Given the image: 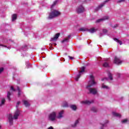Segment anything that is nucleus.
I'll list each match as a JSON object with an SVG mask.
<instances>
[{"label": "nucleus", "instance_id": "obj_1", "mask_svg": "<svg viewBox=\"0 0 129 129\" xmlns=\"http://www.w3.org/2000/svg\"><path fill=\"white\" fill-rule=\"evenodd\" d=\"M90 78L91 81H89L88 85L86 87L87 89L89 90V93L90 94H93V95H95L98 93V91H97V89L94 88H90L92 86H93L95 84H96L95 81H94V76L91 75L90 76Z\"/></svg>", "mask_w": 129, "mask_h": 129}, {"label": "nucleus", "instance_id": "obj_2", "mask_svg": "<svg viewBox=\"0 0 129 129\" xmlns=\"http://www.w3.org/2000/svg\"><path fill=\"white\" fill-rule=\"evenodd\" d=\"M20 114H21V112H20V110L18 109L15 112L13 117L12 114H9L8 121L10 125H13L14 119H18L19 118V116H20Z\"/></svg>", "mask_w": 129, "mask_h": 129}, {"label": "nucleus", "instance_id": "obj_3", "mask_svg": "<svg viewBox=\"0 0 129 129\" xmlns=\"http://www.w3.org/2000/svg\"><path fill=\"white\" fill-rule=\"evenodd\" d=\"M60 15H61V13H60V12L56 10H54L53 11H52L50 13H49V15L47 19L48 20H52V19H54V18L59 17Z\"/></svg>", "mask_w": 129, "mask_h": 129}, {"label": "nucleus", "instance_id": "obj_4", "mask_svg": "<svg viewBox=\"0 0 129 129\" xmlns=\"http://www.w3.org/2000/svg\"><path fill=\"white\" fill-rule=\"evenodd\" d=\"M84 11H85V10L84 9V7L82 5L78 7L76 9V12L77 14H82V13L84 12Z\"/></svg>", "mask_w": 129, "mask_h": 129}, {"label": "nucleus", "instance_id": "obj_5", "mask_svg": "<svg viewBox=\"0 0 129 129\" xmlns=\"http://www.w3.org/2000/svg\"><path fill=\"white\" fill-rule=\"evenodd\" d=\"M85 71V68L83 67L81 68V71L79 72V74L75 78L76 81H78L80 77H81V73L84 72Z\"/></svg>", "mask_w": 129, "mask_h": 129}, {"label": "nucleus", "instance_id": "obj_6", "mask_svg": "<svg viewBox=\"0 0 129 129\" xmlns=\"http://www.w3.org/2000/svg\"><path fill=\"white\" fill-rule=\"evenodd\" d=\"M49 118L51 121H54L56 119V112H52L49 115Z\"/></svg>", "mask_w": 129, "mask_h": 129}, {"label": "nucleus", "instance_id": "obj_7", "mask_svg": "<svg viewBox=\"0 0 129 129\" xmlns=\"http://www.w3.org/2000/svg\"><path fill=\"white\" fill-rule=\"evenodd\" d=\"M114 64H116L117 65H118L119 64H121L122 61L121 60H120V59L118 57L115 56L114 59Z\"/></svg>", "mask_w": 129, "mask_h": 129}, {"label": "nucleus", "instance_id": "obj_8", "mask_svg": "<svg viewBox=\"0 0 129 129\" xmlns=\"http://www.w3.org/2000/svg\"><path fill=\"white\" fill-rule=\"evenodd\" d=\"M108 19H109L108 16H104L103 18L98 19L97 21H96V23H100V22H103V21H106V20H108Z\"/></svg>", "mask_w": 129, "mask_h": 129}, {"label": "nucleus", "instance_id": "obj_9", "mask_svg": "<svg viewBox=\"0 0 129 129\" xmlns=\"http://www.w3.org/2000/svg\"><path fill=\"white\" fill-rule=\"evenodd\" d=\"M59 36H60V33H56L54 37L51 38L50 41H56V40L59 38Z\"/></svg>", "mask_w": 129, "mask_h": 129}, {"label": "nucleus", "instance_id": "obj_10", "mask_svg": "<svg viewBox=\"0 0 129 129\" xmlns=\"http://www.w3.org/2000/svg\"><path fill=\"white\" fill-rule=\"evenodd\" d=\"M108 2H109V0H106L103 3L101 4V5H100L97 8V10H99V9H101V8H102V7H104V5H105V4H106V3H108Z\"/></svg>", "mask_w": 129, "mask_h": 129}, {"label": "nucleus", "instance_id": "obj_11", "mask_svg": "<svg viewBox=\"0 0 129 129\" xmlns=\"http://www.w3.org/2000/svg\"><path fill=\"white\" fill-rule=\"evenodd\" d=\"M63 113H64V110L60 111L58 113V115L57 116V118L59 119L62 118V117H63Z\"/></svg>", "mask_w": 129, "mask_h": 129}, {"label": "nucleus", "instance_id": "obj_12", "mask_svg": "<svg viewBox=\"0 0 129 129\" xmlns=\"http://www.w3.org/2000/svg\"><path fill=\"white\" fill-rule=\"evenodd\" d=\"M97 30L95 29L94 28H91L90 29H88V32L89 33H91V34H93V33H95Z\"/></svg>", "mask_w": 129, "mask_h": 129}, {"label": "nucleus", "instance_id": "obj_13", "mask_svg": "<svg viewBox=\"0 0 129 129\" xmlns=\"http://www.w3.org/2000/svg\"><path fill=\"white\" fill-rule=\"evenodd\" d=\"M81 103H82V104H88V105H89V104H91V103H92V102L86 100L82 101Z\"/></svg>", "mask_w": 129, "mask_h": 129}, {"label": "nucleus", "instance_id": "obj_14", "mask_svg": "<svg viewBox=\"0 0 129 129\" xmlns=\"http://www.w3.org/2000/svg\"><path fill=\"white\" fill-rule=\"evenodd\" d=\"M71 37V35H69L68 37L64 38L62 41H61V43H64V42H68V41L70 40Z\"/></svg>", "mask_w": 129, "mask_h": 129}, {"label": "nucleus", "instance_id": "obj_15", "mask_svg": "<svg viewBox=\"0 0 129 129\" xmlns=\"http://www.w3.org/2000/svg\"><path fill=\"white\" fill-rule=\"evenodd\" d=\"M18 18V15L16 14H13L12 15V22H14V21H16L17 19Z\"/></svg>", "mask_w": 129, "mask_h": 129}, {"label": "nucleus", "instance_id": "obj_16", "mask_svg": "<svg viewBox=\"0 0 129 129\" xmlns=\"http://www.w3.org/2000/svg\"><path fill=\"white\" fill-rule=\"evenodd\" d=\"M113 40H114V41H115L117 43H118V44H119V45H122V41L118 40L117 38H113Z\"/></svg>", "mask_w": 129, "mask_h": 129}, {"label": "nucleus", "instance_id": "obj_17", "mask_svg": "<svg viewBox=\"0 0 129 129\" xmlns=\"http://www.w3.org/2000/svg\"><path fill=\"white\" fill-rule=\"evenodd\" d=\"M23 102L24 104V105L26 107H28V106H30V104H29V102L27 100H23Z\"/></svg>", "mask_w": 129, "mask_h": 129}, {"label": "nucleus", "instance_id": "obj_18", "mask_svg": "<svg viewBox=\"0 0 129 129\" xmlns=\"http://www.w3.org/2000/svg\"><path fill=\"white\" fill-rule=\"evenodd\" d=\"M112 114L114 116H116V117H121V115H120V114H119L118 113H116L115 112H112Z\"/></svg>", "mask_w": 129, "mask_h": 129}, {"label": "nucleus", "instance_id": "obj_19", "mask_svg": "<svg viewBox=\"0 0 129 129\" xmlns=\"http://www.w3.org/2000/svg\"><path fill=\"white\" fill-rule=\"evenodd\" d=\"M11 95H12V93H11V92L8 91L7 92V98L9 101H11Z\"/></svg>", "mask_w": 129, "mask_h": 129}, {"label": "nucleus", "instance_id": "obj_20", "mask_svg": "<svg viewBox=\"0 0 129 129\" xmlns=\"http://www.w3.org/2000/svg\"><path fill=\"white\" fill-rule=\"evenodd\" d=\"M78 123H79V120H76L74 124H72V127H75L77 126V124H78Z\"/></svg>", "mask_w": 129, "mask_h": 129}, {"label": "nucleus", "instance_id": "obj_21", "mask_svg": "<svg viewBox=\"0 0 129 129\" xmlns=\"http://www.w3.org/2000/svg\"><path fill=\"white\" fill-rule=\"evenodd\" d=\"M70 107L72 109H73V110L75 111V110H76V109H77V107L75 105H71L70 106Z\"/></svg>", "mask_w": 129, "mask_h": 129}, {"label": "nucleus", "instance_id": "obj_22", "mask_svg": "<svg viewBox=\"0 0 129 129\" xmlns=\"http://www.w3.org/2000/svg\"><path fill=\"white\" fill-rule=\"evenodd\" d=\"M57 3H58V1L57 0H56L55 1H54L53 2V4L51 6V10H52L53 9V8H54V7H55V6H56V5H57Z\"/></svg>", "mask_w": 129, "mask_h": 129}, {"label": "nucleus", "instance_id": "obj_23", "mask_svg": "<svg viewBox=\"0 0 129 129\" xmlns=\"http://www.w3.org/2000/svg\"><path fill=\"white\" fill-rule=\"evenodd\" d=\"M91 110L93 111V112H97V108H95V107H92Z\"/></svg>", "mask_w": 129, "mask_h": 129}, {"label": "nucleus", "instance_id": "obj_24", "mask_svg": "<svg viewBox=\"0 0 129 129\" xmlns=\"http://www.w3.org/2000/svg\"><path fill=\"white\" fill-rule=\"evenodd\" d=\"M108 76L110 80H113V79L112 78V75H111V73H108Z\"/></svg>", "mask_w": 129, "mask_h": 129}, {"label": "nucleus", "instance_id": "obj_25", "mask_svg": "<svg viewBox=\"0 0 129 129\" xmlns=\"http://www.w3.org/2000/svg\"><path fill=\"white\" fill-rule=\"evenodd\" d=\"M17 90L18 91V97H20L21 96V89L19 87H17Z\"/></svg>", "mask_w": 129, "mask_h": 129}, {"label": "nucleus", "instance_id": "obj_26", "mask_svg": "<svg viewBox=\"0 0 129 129\" xmlns=\"http://www.w3.org/2000/svg\"><path fill=\"white\" fill-rule=\"evenodd\" d=\"M103 67H109V64H108V63L105 62L103 64Z\"/></svg>", "mask_w": 129, "mask_h": 129}, {"label": "nucleus", "instance_id": "obj_27", "mask_svg": "<svg viewBox=\"0 0 129 129\" xmlns=\"http://www.w3.org/2000/svg\"><path fill=\"white\" fill-rule=\"evenodd\" d=\"M102 88H103L104 89H108V86L104 85V84H102Z\"/></svg>", "mask_w": 129, "mask_h": 129}, {"label": "nucleus", "instance_id": "obj_28", "mask_svg": "<svg viewBox=\"0 0 129 129\" xmlns=\"http://www.w3.org/2000/svg\"><path fill=\"white\" fill-rule=\"evenodd\" d=\"M88 29L87 28H82L80 29V31H87L88 32Z\"/></svg>", "mask_w": 129, "mask_h": 129}, {"label": "nucleus", "instance_id": "obj_29", "mask_svg": "<svg viewBox=\"0 0 129 129\" xmlns=\"http://www.w3.org/2000/svg\"><path fill=\"white\" fill-rule=\"evenodd\" d=\"M5 102H6V99L5 98H3L1 101V105H2V104H5Z\"/></svg>", "mask_w": 129, "mask_h": 129}, {"label": "nucleus", "instance_id": "obj_30", "mask_svg": "<svg viewBox=\"0 0 129 129\" xmlns=\"http://www.w3.org/2000/svg\"><path fill=\"white\" fill-rule=\"evenodd\" d=\"M63 107H68V103L66 102L63 105Z\"/></svg>", "mask_w": 129, "mask_h": 129}, {"label": "nucleus", "instance_id": "obj_31", "mask_svg": "<svg viewBox=\"0 0 129 129\" xmlns=\"http://www.w3.org/2000/svg\"><path fill=\"white\" fill-rule=\"evenodd\" d=\"M118 27V24H115L114 26H112V28H113V29H115V28H117Z\"/></svg>", "mask_w": 129, "mask_h": 129}, {"label": "nucleus", "instance_id": "obj_32", "mask_svg": "<svg viewBox=\"0 0 129 129\" xmlns=\"http://www.w3.org/2000/svg\"><path fill=\"white\" fill-rule=\"evenodd\" d=\"M101 81H104V80H108V78H104L103 79H101Z\"/></svg>", "mask_w": 129, "mask_h": 129}, {"label": "nucleus", "instance_id": "obj_33", "mask_svg": "<svg viewBox=\"0 0 129 129\" xmlns=\"http://www.w3.org/2000/svg\"><path fill=\"white\" fill-rule=\"evenodd\" d=\"M20 103H21V102L20 101L17 102V105H16V107H19V105H20Z\"/></svg>", "mask_w": 129, "mask_h": 129}, {"label": "nucleus", "instance_id": "obj_34", "mask_svg": "<svg viewBox=\"0 0 129 129\" xmlns=\"http://www.w3.org/2000/svg\"><path fill=\"white\" fill-rule=\"evenodd\" d=\"M127 121V119H124V120H123L122 121V122L123 123H124L126 122Z\"/></svg>", "mask_w": 129, "mask_h": 129}, {"label": "nucleus", "instance_id": "obj_35", "mask_svg": "<svg viewBox=\"0 0 129 129\" xmlns=\"http://www.w3.org/2000/svg\"><path fill=\"white\" fill-rule=\"evenodd\" d=\"M4 68H0V74L2 73V72H3V71H4Z\"/></svg>", "mask_w": 129, "mask_h": 129}, {"label": "nucleus", "instance_id": "obj_36", "mask_svg": "<svg viewBox=\"0 0 129 129\" xmlns=\"http://www.w3.org/2000/svg\"><path fill=\"white\" fill-rule=\"evenodd\" d=\"M50 50H53V47H52V44H49Z\"/></svg>", "mask_w": 129, "mask_h": 129}, {"label": "nucleus", "instance_id": "obj_37", "mask_svg": "<svg viewBox=\"0 0 129 129\" xmlns=\"http://www.w3.org/2000/svg\"><path fill=\"white\" fill-rule=\"evenodd\" d=\"M124 1H125V0H118V1L117 2V3H122V2H124Z\"/></svg>", "mask_w": 129, "mask_h": 129}, {"label": "nucleus", "instance_id": "obj_38", "mask_svg": "<svg viewBox=\"0 0 129 129\" xmlns=\"http://www.w3.org/2000/svg\"><path fill=\"white\" fill-rule=\"evenodd\" d=\"M11 90H13V91H16V90H15V89L14 88V87H13V86H11Z\"/></svg>", "mask_w": 129, "mask_h": 129}, {"label": "nucleus", "instance_id": "obj_39", "mask_svg": "<svg viewBox=\"0 0 129 129\" xmlns=\"http://www.w3.org/2000/svg\"><path fill=\"white\" fill-rule=\"evenodd\" d=\"M69 57L70 58V59H71V60H73L74 59V57L71 56H69Z\"/></svg>", "mask_w": 129, "mask_h": 129}, {"label": "nucleus", "instance_id": "obj_40", "mask_svg": "<svg viewBox=\"0 0 129 129\" xmlns=\"http://www.w3.org/2000/svg\"><path fill=\"white\" fill-rule=\"evenodd\" d=\"M103 33H107V30L106 29H103Z\"/></svg>", "mask_w": 129, "mask_h": 129}, {"label": "nucleus", "instance_id": "obj_41", "mask_svg": "<svg viewBox=\"0 0 129 129\" xmlns=\"http://www.w3.org/2000/svg\"><path fill=\"white\" fill-rule=\"evenodd\" d=\"M0 46H2V47H5V48H8V46L7 45H4L0 44Z\"/></svg>", "mask_w": 129, "mask_h": 129}, {"label": "nucleus", "instance_id": "obj_42", "mask_svg": "<svg viewBox=\"0 0 129 129\" xmlns=\"http://www.w3.org/2000/svg\"><path fill=\"white\" fill-rule=\"evenodd\" d=\"M103 126H104V124H102V127L100 129H103Z\"/></svg>", "mask_w": 129, "mask_h": 129}, {"label": "nucleus", "instance_id": "obj_43", "mask_svg": "<svg viewBox=\"0 0 129 129\" xmlns=\"http://www.w3.org/2000/svg\"><path fill=\"white\" fill-rule=\"evenodd\" d=\"M48 129H54V128H53L52 126H50L48 128Z\"/></svg>", "mask_w": 129, "mask_h": 129}, {"label": "nucleus", "instance_id": "obj_44", "mask_svg": "<svg viewBox=\"0 0 129 129\" xmlns=\"http://www.w3.org/2000/svg\"><path fill=\"white\" fill-rule=\"evenodd\" d=\"M107 122H108V121L107 120V121H106V123H107Z\"/></svg>", "mask_w": 129, "mask_h": 129}, {"label": "nucleus", "instance_id": "obj_45", "mask_svg": "<svg viewBox=\"0 0 129 129\" xmlns=\"http://www.w3.org/2000/svg\"><path fill=\"white\" fill-rule=\"evenodd\" d=\"M54 45H55V46H56V45H57V44H56V43H54Z\"/></svg>", "mask_w": 129, "mask_h": 129}, {"label": "nucleus", "instance_id": "obj_46", "mask_svg": "<svg viewBox=\"0 0 129 129\" xmlns=\"http://www.w3.org/2000/svg\"><path fill=\"white\" fill-rule=\"evenodd\" d=\"M2 128V126L0 125V128Z\"/></svg>", "mask_w": 129, "mask_h": 129}]
</instances>
